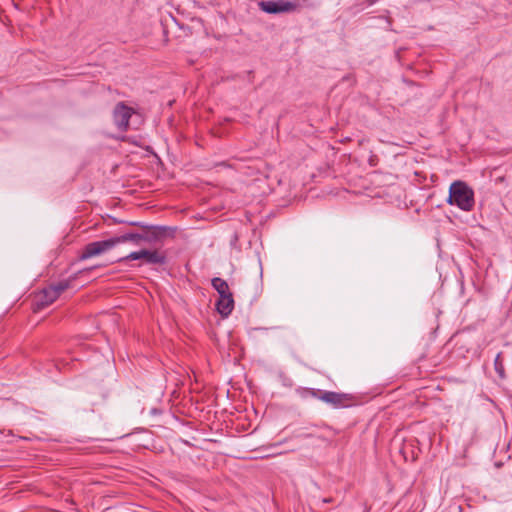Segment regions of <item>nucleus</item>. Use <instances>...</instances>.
Segmentation results:
<instances>
[{
	"label": "nucleus",
	"mask_w": 512,
	"mask_h": 512,
	"mask_svg": "<svg viewBox=\"0 0 512 512\" xmlns=\"http://www.w3.org/2000/svg\"><path fill=\"white\" fill-rule=\"evenodd\" d=\"M322 501H323V503H330L333 501V499L332 498H324Z\"/></svg>",
	"instance_id": "obj_16"
},
{
	"label": "nucleus",
	"mask_w": 512,
	"mask_h": 512,
	"mask_svg": "<svg viewBox=\"0 0 512 512\" xmlns=\"http://www.w3.org/2000/svg\"><path fill=\"white\" fill-rule=\"evenodd\" d=\"M211 285L218 292L219 298H223V296L227 295H232L228 283L220 277L213 278L211 280Z\"/></svg>",
	"instance_id": "obj_12"
},
{
	"label": "nucleus",
	"mask_w": 512,
	"mask_h": 512,
	"mask_svg": "<svg viewBox=\"0 0 512 512\" xmlns=\"http://www.w3.org/2000/svg\"><path fill=\"white\" fill-rule=\"evenodd\" d=\"M297 393L302 398L312 397L320 400L323 390L315 388L300 387L297 389Z\"/></svg>",
	"instance_id": "obj_13"
},
{
	"label": "nucleus",
	"mask_w": 512,
	"mask_h": 512,
	"mask_svg": "<svg viewBox=\"0 0 512 512\" xmlns=\"http://www.w3.org/2000/svg\"><path fill=\"white\" fill-rule=\"evenodd\" d=\"M58 297L55 295L53 289L50 287L44 288L37 296L36 305L39 309L51 305Z\"/></svg>",
	"instance_id": "obj_9"
},
{
	"label": "nucleus",
	"mask_w": 512,
	"mask_h": 512,
	"mask_svg": "<svg viewBox=\"0 0 512 512\" xmlns=\"http://www.w3.org/2000/svg\"><path fill=\"white\" fill-rule=\"evenodd\" d=\"M132 114V108L128 107L122 102L115 106L113 110V120L120 131H127Z\"/></svg>",
	"instance_id": "obj_7"
},
{
	"label": "nucleus",
	"mask_w": 512,
	"mask_h": 512,
	"mask_svg": "<svg viewBox=\"0 0 512 512\" xmlns=\"http://www.w3.org/2000/svg\"><path fill=\"white\" fill-rule=\"evenodd\" d=\"M376 2H378V0H362V3H365L369 6L375 4Z\"/></svg>",
	"instance_id": "obj_15"
},
{
	"label": "nucleus",
	"mask_w": 512,
	"mask_h": 512,
	"mask_svg": "<svg viewBox=\"0 0 512 512\" xmlns=\"http://www.w3.org/2000/svg\"><path fill=\"white\" fill-rule=\"evenodd\" d=\"M446 202L462 211L470 212L475 206L474 191L466 182L456 180L450 184Z\"/></svg>",
	"instance_id": "obj_1"
},
{
	"label": "nucleus",
	"mask_w": 512,
	"mask_h": 512,
	"mask_svg": "<svg viewBox=\"0 0 512 512\" xmlns=\"http://www.w3.org/2000/svg\"><path fill=\"white\" fill-rule=\"evenodd\" d=\"M92 269L93 268H87V269H84V270H80L77 273H75L74 275H72L69 279L63 280V281H60V282H57V283H54V284H51L49 287H50V289H53V291L55 292V295L57 297H59L62 292H64L68 288H70L72 281L77 279V277L82 272H84V271H91Z\"/></svg>",
	"instance_id": "obj_10"
},
{
	"label": "nucleus",
	"mask_w": 512,
	"mask_h": 512,
	"mask_svg": "<svg viewBox=\"0 0 512 512\" xmlns=\"http://www.w3.org/2000/svg\"><path fill=\"white\" fill-rule=\"evenodd\" d=\"M259 8L268 14L293 12L298 8L297 2L287 0H262L258 2Z\"/></svg>",
	"instance_id": "obj_6"
},
{
	"label": "nucleus",
	"mask_w": 512,
	"mask_h": 512,
	"mask_svg": "<svg viewBox=\"0 0 512 512\" xmlns=\"http://www.w3.org/2000/svg\"><path fill=\"white\" fill-rule=\"evenodd\" d=\"M320 401L330 405L334 409H341L354 405L355 397L349 393L323 390Z\"/></svg>",
	"instance_id": "obj_5"
},
{
	"label": "nucleus",
	"mask_w": 512,
	"mask_h": 512,
	"mask_svg": "<svg viewBox=\"0 0 512 512\" xmlns=\"http://www.w3.org/2000/svg\"><path fill=\"white\" fill-rule=\"evenodd\" d=\"M216 309L223 318H227L234 309L233 294L219 298L216 302Z\"/></svg>",
	"instance_id": "obj_8"
},
{
	"label": "nucleus",
	"mask_w": 512,
	"mask_h": 512,
	"mask_svg": "<svg viewBox=\"0 0 512 512\" xmlns=\"http://www.w3.org/2000/svg\"><path fill=\"white\" fill-rule=\"evenodd\" d=\"M132 226L142 229V242L156 244L162 242L166 237L173 236L175 229L167 226L146 225L141 222H129Z\"/></svg>",
	"instance_id": "obj_2"
},
{
	"label": "nucleus",
	"mask_w": 512,
	"mask_h": 512,
	"mask_svg": "<svg viewBox=\"0 0 512 512\" xmlns=\"http://www.w3.org/2000/svg\"><path fill=\"white\" fill-rule=\"evenodd\" d=\"M494 369L496 373L498 374L499 378L504 379L506 377L505 375V368L504 363L502 359V353H498L494 360Z\"/></svg>",
	"instance_id": "obj_14"
},
{
	"label": "nucleus",
	"mask_w": 512,
	"mask_h": 512,
	"mask_svg": "<svg viewBox=\"0 0 512 512\" xmlns=\"http://www.w3.org/2000/svg\"><path fill=\"white\" fill-rule=\"evenodd\" d=\"M114 240L116 242V246L125 242H133L135 245H140L142 243L141 232H128L122 235L114 236Z\"/></svg>",
	"instance_id": "obj_11"
},
{
	"label": "nucleus",
	"mask_w": 512,
	"mask_h": 512,
	"mask_svg": "<svg viewBox=\"0 0 512 512\" xmlns=\"http://www.w3.org/2000/svg\"><path fill=\"white\" fill-rule=\"evenodd\" d=\"M130 260H142L144 264L149 265H164L166 264L167 257L165 252L159 250L141 249L119 258L117 262L125 263Z\"/></svg>",
	"instance_id": "obj_3"
},
{
	"label": "nucleus",
	"mask_w": 512,
	"mask_h": 512,
	"mask_svg": "<svg viewBox=\"0 0 512 512\" xmlns=\"http://www.w3.org/2000/svg\"><path fill=\"white\" fill-rule=\"evenodd\" d=\"M116 246V242L114 240V237L99 240V241H93L88 244H86L79 254L78 259L80 261H84L96 256H100L111 249H113Z\"/></svg>",
	"instance_id": "obj_4"
}]
</instances>
